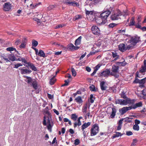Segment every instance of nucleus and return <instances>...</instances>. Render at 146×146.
<instances>
[{"label": "nucleus", "mask_w": 146, "mask_h": 146, "mask_svg": "<svg viewBox=\"0 0 146 146\" xmlns=\"http://www.w3.org/2000/svg\"><path fill=\"white\" fill-rule=\"evenodd\" d=\"M25 67L23 68H20L19 69L21 71V73L22 74H30L32 72V71L29 69H24Z\"/></svg>", "instance_id": "9d476101"}, {"label": "nucleus", "mask_w": 146, "mask_h": 146, "mask_svg": "<svg viewBox=\"0 0 146 146\" xmlns=\"http://www.w3.org/2000/svg\"><path fill=\"white\" fill-rule=\"evenodd\" d=\"M26 46V44L24 42H22V43L20 46V48H25Z\"/></svg>", "instance_id": "3c124183"}, {"label": "nucleus", "mask_w": 146, "mask_h": 146, "mask_svg": "<svg viewBox=\"0 0 146 146\" xmlns=\"http://www.w3.org/2000/svg\"><path fill=\"white\" fill-rule=\"evenodd\" d=\"M46 116H44V117L43 121L42 123L43 125L44 126H46Z\"/></svg>", "instance_id": "8fccbe9b"}, {"label": "nucleus", "mask_w": 146, "mask_h": 146, "mask_svg": "<svg viewBox=\"0 0 146 146\" xmlns=\"http://www.w3.org/2000/svg\"><path fill=\"white\" fill-rule=\"evenodd\" d=\"M85 11L86 13V14L87 16V18L88 19V20H91V19L90 17L89 18H88V16H89V15L90 14V13L91 12V11H88L86 9H85Z\"/></svg>", "instance_id": "a18cd8bd"}, {"label": "nucleus", "mask_w": 146, "mask_h": 146, "mask_svg": "<svg viewBox=\"0 0 146 146\" xmlns=\"http://www.w3.org/2000/svg\"><path fill=\"white\" fill-rule=\"evenodd\" d=\"M65 83L62 85V86H67L68 85V83L69 82V79H68L67 80H65L64 81Z\"/></svg>", "instance_id": "de8ad7c7"}, {"label": "nucleus", "mask_w": 146, "mask_h": 146, "mask_svg": "<svg viewBox=\"0 0 146 146\" xmlns=\"http://www.w3.org/2000/svg\"><path fill=\"white\" fill-rule=\"evenodd\" d=\"M11 5L9 2L5 3L3 5V10L5 11H8L11 9Z\"/></svg>", "instance_id": "9b49d317"}, {"label": "nucleus", "mask_w": 146, "mask_h": 146, "mask_svg": "<svg viewBox=\"0 0 146 146\" xmlns=\"http://www.w3.org/2000/svg\"><path fill=\"white\" fill-rule=\"evenodd\" d=\"M115 25H116V24H114L113 23H112L110 24L109 25V27L113 28V27H114Z\"/></svg>", "instance_id": "0e129e2a"}, {"label": "nucleus", "mask_w": 146, "mask_h": 146, "mask_svg": "<svg viewBox=\"0 0 146 146\" xmlns=\"http://www.w3.org/2000/svg\"><path fill=\"white\" fill-rule=\"evenodd\" d=\"M133 129L136 131H138L139 130V127L138 125H134L133 126Z\"/></svg>", "instance_id": "79ce46f5"}, {"label": "nucleus", "mask_w": 146, "mask_h": 146, "mask_svg": "<svg viewBox=\"0 0 146 146\" xmlns=\"http://www.w3.org/2000/svg\"><path fill=\"white\" fill-rule=\"evenodd\" d=\"M87 108L88 104H86L84 105L82 108V111L83 112V113L84 114H85V113H86Z\"/></svg>", "instance_id": "c9c22d12"}, {"label": "nucleus", "mask_w": 146, "mask_h": 146, "mask_svg": "<svg viewBox=\"0 0 146 146\" xmlns=\"http://www.w3.org/2000/svg\"><path fill=\"white\" fill-rule=\"evenodd\" d=\"M119 66L113 65L112 67L111 72H110V74L117 78L119 76Z\"/></svg>", "instance_id": "39448f33"}, {"label": "nucleus", "mask_w": 146, "mask_h": 146, "mask_svg": "<svg viewBox=\"0 0 146 146\" xmlns=\"http://www.w3.org/2000/svg\"><path fill=\"white\" fill-rule=\"evenodd\" d=\"M126 134L128 136H130L132 135L133 134L132 132L130 131H127L126 132Z\"/></svg>", "instance_id": "bf43d9fd"}, {"label": "nucleus", "mask_w": 146, "mask_h": 146, "mask_svg": "<svg viewBox=\"0 0 146 146\" xmlns=\"http://www.w3.org/2000/svg\"><path fill=\"white\" fill-rule=\"evenodd\" d=\"M24 66L28 68L29 67H30L31 69L34 71H37V68L32 63L30 62H27L25 64H23Z\"/></svg>", "instance_id": "6e6552de"}, {"label": "nucleus", "mask_w": 146, "mask_h": 146, "mask_svg": "<svg viewBox=\"0 0 146 146\" xmlns=\"http://www.w3.org/2000/svg\"><path fill=\"white\" fill-rule=\"evenodd\" d=\"M75 101L78 104H80L83 102L82 97L80 96H78L75 98Z\"/></svg>", "instance_id": "4be33fe9"}, {"label": "nucleus", "mask_w": 146, "mask_h": 146, "mask_svg": "<svg viewBox=\"0 0 146 146\" xmlns=\"http://www.w3.org/2000/svg\"><path fill=\"white\" fill-rule=\"evenodd\" d=\"M81 125H79L78 123V122H77L76 121H75L74 123V128H76V127L77 126H79Z\"/></svg>", "instance_id": "13d9d810"}, {"label": "nucleus", "mask_w": 146, "mask_h": 146, "mask_svg": "<svg viewBox=\"0 0 146 146\" xmlns=\"http://www.w3.org/2000/svg\"><path fill=\"white\" fill-rule=\"evenodd\" d=\"M139 37L138 36L132 37L129 40L128 42L131 43L130 45L132 46V45H134L139 42Z\"/></svg>", "instance_id": "0eeeda50"}, {"label": "nucleus", "mask_w": 146, "mask_h": 146, "mask_svg": "<svg viewBox=\"0 0 146 146\" xmlns=\"http://www.w3.org/2000/svg\"><path fill=\"white\" fill-rule=\"evenodd\" d=\"M19 60V61H21L22 62L24 63L25 64L27 62V60L25 59L24 58H18L17 59V60Z\"/></svg>", "instance_id": "58836bf2"}, {"label": "nucleus", "mask_w": 146, "mask_h": 146, "mask_svg": "<svg viewBox=\"0 0 146 146\" xmlns=\"http://www.w3.org/2000/svg\"><path fill=\"white\" fill-rule=\"evenodd\" d=\"M91 1V0H87L86 1L85 4L86 5H89L90 6V4H91V2L90 1Z\"/></svg>", "instance_id": "4d7b16f0"}, {"label": "nucleus", "mask_w": 146, "mask_h": 146, "mask_svg": "<svg viewBox=\"0 0 146 146\" xmlns=\"http://www.w3.org/2000/svg\"><path fill=\"white\" fill-rule=\"evenodd\" d=\"M141 16L140 15H139L138 17V18L137 19V22L138 23H139V22L141 21Z\"/></svg>", "instance_id": "6e6d98bb"}, {"label": "nucleus", "mask_w": 146, "mask_h": 146, "mask_svg": "<svg viewBox=\"0 0 146 146\" xmlns=\"http://www.w3.org/2000/svg\"><path fill=\"white\" fill-rule=\"evenodd\" d=\"M25 77L28 79L27 82L28 83H30L31 82H32V79L31 77H28L27 76H25Z\"/></svg>", "instance_id": "37998d69"}, {"label": "nucleus", "mask_w": 146, "mask_h": 146, "mask_svg": "<svg viewBox=\"0 0 146 146\" xmlns=\"http://www.w3.org/2000/svg\"><path fill=\"white\" fill-rule=\"evenodd\" d=\"M7 56L9 60L12 61H14L17 60V58L13 54H9L7 55Z\"/></svg>", "instance_id": "f3484780"}, {"label": "nucleus", "mask_w": 146, "mask_h": 146, "mask_svg": "<svg viewBox=\"0 0 146 146\" xmlns=\"http://www.w3.org/2000/svg\"><path fill=\"white\" fill-rule=\"evenodd\" d=\"M99 131L98 126L96 124L94 125L93 128L92 129V134L94 135H96L98 133Z\"/></svg>", "instance_id": "ddd939ff"}, {"label": "nucleus", "mask_w": 146, "mask_h": 146, "mask_svg": "<svg viewBox=\"0 0 146 146\" xmlns=\"http://www.w3.org/2000/svg\"><path fill=\"white\" fill-rule=\"evenodd\" d=\"M69 132H70V133L71 134H73L74 133V130L72 129H69Z\"/></svg>", "instance_id": "774afa93"}, {"label": "nucleus", "mask_w": 146, "mask_h": 146, "mask_svg": "<svg viewBox=\"0 0 146 146\" xmlns=\"http://www.w3.org/2000/svg\"><path fill=\"white\" fill-rule=\"evenodd\" d=\"M53 125V124L52 123V124H48V125L47 126V128L50 132H51L52 131V129Z\"/></svg>", "instance_id": "f704fd0d"}, {"label": "nucleus", "mask_w": 146, "mask_h": 146, "mask_svg": "<svg viewBox=\"0 0 146 146\" xmlns=\"http://www.w3.org/2000/svg\"><path fill=\"white\" fill-rule=\"evenodd\" d=\"M32 85L35 90L37 89L38 88V84L37 81L35 80L33 81L32 82Z\"/></svg>", "instance_id": "cd10ccee"}, {"label": "nucleus", "mask_w": 146, "mask_h": 146, "mask_svg": "<svg viewBox=\"0 0 146 146\" xmlns=\"http://www.w3.org/2000/svg\"><path fill=\"white\" fill-rule=\"evenodd\" d=\"M142 93L144 96H145L146 98V88L144 89L142 91Z\"/></svg>", "instance_id": "5fc2aeb1"}, {"label": "nucleus", "mask_w": 146, "mask_h": 146, "mask_svg": "<svg viewBox=\"0 0 146 146\" xmlns=\"http://www.w3.org/2000/svg\"><path fill=\"white\" fill-rule=\"evenodd\" d=\"M70 118L73 120L76 121L78 118V116L76 114H72L70 116Z\"/></svg>", "instance_id": "c85d7f7f"}, {"label": "nucleus", "mask_w": 146, "mask_h": 146, "mask_svg": "<svg viewBox=\"0 0 146 146\" xmlns=\"http://www.w3.org/2000/svg\"><path fill=\"white\" fill-rule=\"evenodd\" d=\"M81 18V16L80 15H76L74 19H75V20H77L79 19H80Z\"/></svg>", "instance_id": "603ef678"}, {"label": "nucleus", "mask_w": 146, "mask_h": 146, "mask_svg": "<svg viewBox=\"0 0 146 146\" xmlns=\"http://www.w3.org/2000/svg\"><path fill=\"white\" fill-rule=\"evenodd\" d=\"M131 109H132V108L131 106L128 107H125L122 108L121 109H119V111L121 114L123 115L128 110H131Z\"/></svg>", "instance_id": "1a4fd4ad"}, {"label": "nucleus", "mask_w": 146, "mask_h": 146, "mask_svg": "<svg viewBox=\"0 0 146 146\" xmlns=\"http://www.w3.org/2000/svg\"><path fill=\"white\" fill-rule=\"evenodd\" d=\"M146 80V77L141 80H139V83L140 84L141 86H143Z\"/></svg>", "instance_id": "7c9ffc66"}, {"label": "nucleus", "mask_w": 146, "mask_h": 146, "mask_svg": "<svg viewBox=\"0 0 146 146\" xmlns=\"http://www.w3.org/2000/svg\"><path fill=\"white\" fill-rule=\"evenodd\" d=\"M55 77V76H53L52 78L49 81V83L50 85H52L54 84V83L55 82V80L54 79V78Z\"/></svg>", "instance_id": "4c0bfd02"}, {"label": "nucleus", "mask_w": 146, "mask_h": 146, "mask_svg": "<svg viewBox=\"0 0 146 146\" xmlns=\"http://www.w3.org/2000/svg\"><path fill=\"white\" fill-rule=\"evenodd\" d=\"M32 45L33 46L36 47L38 44V42L37 41L33 39L32 40Z\"/></svg>", "instance_id": "ea45409f"}, {"label": "nucleus", "mask_w": 146, "mask_h": 146, "mask_svg": "<svg viewBox=\"0 0 146 146\" xmlns=\"http://www.w3.org/2000/svg\"><path fill=\"white\" fill-rule=\"evenodd\" d=\"M100 65L98 64L94 68V70L93 72L92 73V76L94 75L96 73L97 71L100 68Z\"/></svg>", "instance_id": "a878e982"}, {"label": "nucleus", "mask_w": 146, "mask_h": 146, "mask_svg": "<svg viewBox=\"0 0 146 146\" xmlns=\"http://www.w3.org/2000/svg\"><path fill=\"white\" fill-rule=\"evenodd\" d=\"M142 103L141 102H139L138 103H136L135 104L131 106L132 108V109H135L137 108L142 106Z\"/></svg>", "instance_id": "a211bd4d"}, {"label": "nucleus", "mask_w": 146, "mask_h": 146, "mask_svg": "<svg viewBox=\"0 0 146 146\" xmlns=\"http://www.w3.org/2000/svg\"><path fill=\"white\" fill-rule=\"evenodd\" d=\"M47 96L48 98L50 99H51L53 98L52 95L50 94H48Z\"/></svg>", "instance_id": "69168bd1"}, {"label": "nucleus", "mask_w": 146, "mask_h": 146, "mask_svg": "<svg viewBox=\"0 0 146 146\" xmlns=\"http://www.w3.org/2000/svg\"><path fill=\"white\" fill-rule=\"evenodd\" d=\"M74 144L75 145H78L80 143V141L79 139H77L74 140Z\"/></svg>", "instance_id": "09e8293b"}, {"label": "nucleus", "mask_w": 146, "mask_h": 146, "mask_svg": "<svg viewBox=\"0 0 146 146\" xmlns=\"http://www.w3.org/2000/svg\"><path fill=\"white\" fill-rule=\"evenodd\" d=\"M66 25L65 24H59L57 25L56 27H55V29H58L60 27H62Z\"/></svg>", "instance_id": "49530a36"}, {"label": "nucleus", "mask_w": 146, "mask_h": 146, "mask_svg": "<svg viewBox=\"0 0 146 146\" xmlns=\"http://www.w3.org/2000/svg\"><path fill=\"white\" fill-rule=\"evenodd\" d=\"M135 125H138V124H140V122L139 120L136 119L135 120Z\"/></svg>", "instance_id": "680f3d73"}, {"label": "nucleus", "mask_w": 146, "mask_h": 146, "mask_svg": "<svg viewBox=\"0 0 146 146\" xmlns=\"http://www.w3.org/2000/svg\"><path fill=\"white\" fill-rule=\"evenodd\" d=\"M82 38V36H80L75 40V42L74 43L75 46H77L81 44V40Z\"/></svg>", "instance_id": "aec40b11"}, {"label": "nucleus", "mask_w": 146, "mask_h": 146, "mask_svg": "<svg viewBox=\"0 0 146 146\" xmlns=\"http://www.w3.org/2000/svg\"><path fill=\"white\" fill-rule=\"evenodd\" d=\"M146 71V60H145L144 62V65L142 66L140 69L139 73H142Z\"/></svg>", "instance_id": "dca6fc26"}, {"label": "nucleus", "mask_w": 146, "mask_h": 146, "mask_svg": "<svg viewBox=\"0 0 146 146\" xmlns=\"http://www.w3.org/2000/svg\"><path fill=\"white\" fill-rule=\"evenodd\" d=\"M134 100H131L129 98L125 100L119 99L115 101L116 104H119L122 105H126L129 104H133L134 102Z\"/></svg>", "instance_id": "7ed1b4c3"}, {"label": "nucleus", "mask_w": 146, "mask_h": 146, "mask_svg": "<svg viewBox=\"0 0 146 146\" xmlns=\"http://www.w3.org/2000/svg\"><path fill=\"white\" fill-rule=\"evenodd\" d=\"M101 88L102 90H105L106 89V86L105 85V82L102 81L100 83Z\"/></svg>", "instance_id": "b1692460"}, {"label": "nucleus", "mask_w": 146, "mask_h": 146, "mask_svg": "<svg viewBox=\"0 0 146 146\" xmlns=\"http://www.w3.org/2000/svg\"><path fill=\"white\" fill-rule=\"evenodd\" d=\"M135 18L134 17H132L130 20L129 23V26H133L135 25V21H134Z\"/></svg>", "instance_id": "e433bc0d"}, {"label": "nucleus", "mask_w": 146, "mask_h": 146, "mask_svg": "<svg viewBox=\"0 0 146 146\" xmlns=\"http://www.w3.org/2000/svg\"><path fill=\"white\" fill-rule=\"evenodd\" d=\"M110 74V70L107 69L105 70H104L102 72L100 73L99 74L100 76L106 77L108 76Z\"/></svg>", "instance_id": "f8f14e48"}, {"label": "nucleus", "mask_w": 146, "mask_h": 146, "mask_svg": "<svg viewBox=\"0 0 146 146\" xmlns=\"http://www.w3.org/2000/svg\"><path fill=\"white\" fill-rule=\"evenodd\" d=\"M111 13V11L109 10H104L99 15L102 20L107 21V19Z\"/></svg>", "instance_id": "423d86ee"}, {"label": "nucleus", "mask_w": 146, "mask_h": 146, "mask_svg": "<svg viewBox=\"0 0 146 146\" xmlns=\"http://www.w3.org/2000/svg\"><path fill=\"white\" fill-rule=\"evenodd\" d=\"M125 29H124L123 30H119L118 31V33H121L123 35H125L127 37H128V36H129L128 35L125 34Z\"/></svg>", "instance_id": "72a5a7b5"}, {"label": "nucleus", "mask_w": 146, "mask_h": 146, "mask_svg": "<svg viewBox=\"0 0 146 146\" xmlns=\"http://www.w3.org/2000/svg\"><path fill=\"white\" fill-rule=\"evenodd\" d=\"M132 46L131 45L126 44V45L123 43L120 44L118 45L119 50L122 52H124L125 51L129 50Z\"/></svg>", "instance_id": "20e7f679"}, {"label": "nucleus", "mask_w": 146, "mask_h": 146, "mask_svg": "<svg viewBox=\"0 0 146 146\" xmlns=\"http://www.w3.org/2000/svg\"><path fill=\"white\" fill-rule=\"evenodd\" d=\"M75 2V1H73V2H70L69 1H66L64 3L66 5L71 4L72 5L74 6H77L79 5V4L78 3Z\"/></svg>", "instance_id": "6ab92c4d"}, {"label": "nucleus", "mask_w": 146, "mask_h": 146, "mask_svg": "<svg viewBox=\"0 0 146 146\" xmlns=\"http://www.w3.org/2000/svg\"><path fill=\"white\" fill-rule=\"evenodd\" d=\"M82 117H79L78 118V119L77 120V121L78 122V123L79 125H81V122L80 121V119L82 118Z\"/></svg>", "instance_id": "e2e57ef3"}, {"label": "nucleus", "mask_w": 146, "mask_h": 146, "mask_svg": "<svg viewBox=\"0 0 146 146\" xmlns=\"http://www.w3.org/2000/svg\"><path fill=\"white\" fill-rule=\"evenodd\" d=\"M6 50L7 51H13V50L15 51V52H17L16 49L13 47H9L7 48Z\"/></svg>", "instance_id": "a19ab883"}, {"label": "nucleus", "mask_w": 146, "mask_h": 146, "mask_svg": "<svg viewBox=\"0 0 146 146\" xmlns=\"http://www.w3.org/2000/svg\"><path fill=\"white\" fill-rule=\"evenodd\" d=\"M3 58L7 62L9 61V60L8 59V58L7 56H2Z\"/></svg>", "instance_id": "864d4df0"}, {"label": "nucleus", "mask_w": 146, "mask_h": 146, "mask_svg": "<svg viewBox=\"0 0 146 146\" xmlns=\"http://www.w3.org/2000/svg\"><path fill=\"white\" fill-rule=\"evenodd\" d=\"M136 76L135 78V80L133 81V83H139V80L137 78V77L141 78V77L139 76V72H137L136 73Z\"/></svg>", "instance_id": "412c9836"}, {"label": "nucleus", "mask_w": 146, "mask_h": 146, "mask_svg": "<svg viewBox=\"0 0 146 146\" xmlns=\"http://www.w3.org/2000/svg\"><path fill=\"white\" fill-rule=\"evenodd\" d=\"M48 107H47L45 109V110L44 111L45 113L48 115V117H49L50 118H51V115L50 113L48 111Z\"/></svg>", "instance_id": "2f4dec72"}, {"label": "nucleus", "mask_w": 146, "mask_h": 146, "mask_svg": "<svg viewBox=\"0 0 146 146\" xmlns=\"http://www.w3.org/2000/svg\"><path fill=\"white\" fill-rule=\"evenodd\" d=\"M68 48L71 51H73L78 50L80 47L77 46H75L72 44L70 43L68 45Z\"/></svg>", "instance_id": "2eb2a0df"}, {"label": "nucleus", "mask_w": 146, "mask_h": 146, "mask_svg": "<svg viewBox=\"0 0 146 146\" xmlns=\"http://www.w3.org/2000/svg\"><path fill=\"white\" fill-rule=\"evenodd\" d=\"M116 113V110L115 108H112V112L111 114V115L110 117L111 118H114L115 116V113Z\"/></svg>", "instance_id": "bb28decb"}, {"label": "nucleus", "mask_w": 146, "mask_h": 146, "mask_svg": "<svg viewBox=\"0 0 146 146\" xmlns=\"http://www.w3.org/2000/svg\"><path fill=\"white\" fill-rule=\"evenodd\" d=\"M92 31L94 35H99L100 34L99 29L98 27L96 26L92 27Z\"/></svg>", "instance_id": "4468645a"}, {"label": "nucleus", "mask_w": 146, "mask_h": 146, "mask_svg": "<svg viewBox=\"0 0 146 146\" xmlns=\"http://www.w3.org/2000/svg\"><path fill=\"white\" fill-rule=\"evenodd\" d=\"M112 54L113 57L115 58L114 60H115L119 58V56L117 53L113 52Z\"/></svg>", "instance_id": "473e14b6"}, {"label": "nucleus", "mask_w": 146, "mask_h": 146, "mask_svg": "<svg viewBox=\"0 0 146 146\" xmlns=\"http://www.w3.org/2000/svg\"><path fill=\"white\" fill-rule=\"evenodd\" d=\"M92 18L93 21H95L99 25H104L106 23L107 21H105L101 18L99 13L94 11H92Z\"/></svg>", "instance_id": "f257e3e1"}, {"label": "nucleus", "mask_w": 146, "mask_h": 146, "mask_svg": "<svg viewBox=\"0 0 146 146\" xmlns=\"http://www.w3.org/2000/svg\"><path fill=\"white\" fill-rule=\"evenodd\" d=\"M122 135V134L121 133L115 132V134H114L112 136V138L114 139L115 137H119V136H121Z\"/></svg>", "instance_id": "393cba45"}, {"label": "nucleus", "mask_w": 146, "mask_h": 146, "mask_svg": "<svg viewBox=\"0 0 146 146\" xmlns=\"http://www.w3.org/2000/svg\"><path fill=\"white\" fill-rule=\"evenodd\" d=\"M71 71L72 75L74 76H76V72L74 68H71Z\"/></svg>", "instance_id": "c03bdc74"}, {"label": "nucleus", "mask_w": 146, "mask_h": 146, "mask_svg": "<svg viewBox=\"0 0 146 146\" xmlns=\"http://www.w3.org/2000/svg\"><path fill=\"white\" fill-rule=\"evenodd\" d=\"M86 52H85V53L82 55L81 57H80L79 60H81L82 59H83L86 55Z\"/></svg>", "instance_id": "052dcab7"}, {"label": "nucleus", "mask_w": 146, "mask_h": 146, "mask_svg": "<svg viewBox=\"0 0 146 146\" xmlns=\"http://www.w3.org/2000/svg\"><path fill=\"white\" fill-rule=\"evenodd\" d=\"M38 55L40 57H46L44 52L42 50H39Z\"/></svg>", "instance_id": "c756f323"}, {"label": "nucleus", "mask_w": 146, "mask_h": 146, "mask_svg": "<svg viewBox=\"0 0 146 146\" xmlns=\"http://www.w3.org/2000/svg\"><path fill=\"white\" fill-rule=\"evenodd\" d=\"M90 122H88L87 123H85L82 126L81 129L82 131H84V130L87 127L90 125Z\"/></svg>", "instance_id": "5701e85b"}, {"label": "nucleus", "mask_w": 146, "mask_h": 146, "mask_svg": "<svg viewBox=\"0 0 146 146\" xmlns=\"http://www.w3.org/2000/svg\"><path fill=\"white\" fill-rule=\"evenodd\" d=\"M123 120V119H120L118 123V125H122V121Z\"/></svg>", "instance_id": "338daca9"}, {"label": "nucleus", "mask_w": 146, "mask_h": 146, "mask_svg": "<svg viewBox=\"0 0 146 146\" xmlns=\"http://www.w3.org/2000/svg\"><path fill=\"white\" fill-rule=\"evenodd\" d=\"M128 13L127 11L121 13V11H118L117 13L112 14L111 15L110 18L112 20H117L118 19H120V17L121 16L123 15L124 16L125 15H128Z\"/></svg>", "instance_id": "f03ea898"}]
</instances>
